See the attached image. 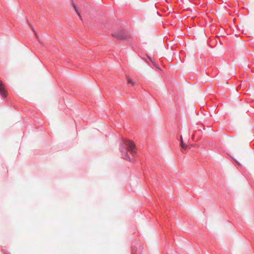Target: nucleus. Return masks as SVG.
I'll list each match as a JSON object with an SVG mask.
<instances>
[{
	"instance_id": "f257e3e1",
	"label": "nucleus",
	"mask_w": 254,
	"mask_h": 254,
	"mask_svg": "<svg viewBox=\"0 0 254 254\" xmlns=\"http://www.w3.org/2000/svg\"><path fill=\"white\" fill-rule=\"evenodd\" d=\"M120 150L122 153H125L122 158L128 161H131V160L127 151L130 152L133 156H134L136 153V147L134 143L127 139H124L123 142L120 144Z\"/></svg>"
},
{
	"instance_id": "f03ea898",
	"label": "nucleus",
	"mask_w": 254,
	"mask_h": 254,
	"mask_svg": "<svg viewBox=\"0 0 254 254\" xmlns=\"http://www.w3.org/2000/svg\"><path fill=\"white\" fill-rule=\"evenodd\" d=\"M112 36L117 40H126L129 38V34L128 32L123 30L114 31Z\"/></svg>"
},
{
	"instance_id": "7ed1b4c3",
	"label": "nucleus",
	"mask_w": 254,
	"mask_h": 254,
	"mask_svg": "<svg viewBox=\"0 0 254 254\" xmlns=\"http://www.w3.org/2000/svg\"><path fill=\"white\" fill-rule=\"evenodd\" d=\"M0 95L2 98H6L7 96L6 91L5 90V88L4 87V85L2 83V82L0 80Z\"/></svg>"
},
{
	"instance_id": "20e7f679",
	"label": "nucleus",
	"mask_w": 254,
	"mask_h": 254,
	"mask_svg": "<svg viewBox=\"0 0 254 254\" xmlns=\"http://www.w3.org/2000/svg\"><path fill=\"white\" fill-rule=\"evenodd\" d=\"M70 1H71V3L72 4V5L73 6V7H74V9L75 11V12H76V13L77 14L78 16L80 17L81 16H80V14L78 11V10L77 9V7L76 6V5H75L74 3V1L73 0H70Z\"/></svg>"
},
{
	"instance_id": "39448f33",
	"label": "nucleus",
	"mask_w": 254,
	"mask_h": 254,
	"mask_svg": "<svg viewBox=\"0 0 254 254\" xmlns=\"http://www.w3.org/2000/svg\"><path fill=\"white\" fill-rule=\"evenodd\" d=\"M181 146L182 149H183L184 150L187 149V148L188 147V145H186L184 143L182 136H181Z\"/></svg>"
},
{
	"instance_id": "423d86ee",
	"label": "nucleus",
	"mask_w": 254,
	"mask_h": 254,
	"mask_svg": "<svg viewBox=\"0 0 254 254\" xmlns=\"http://www.w3.org/2000/svg\"><path fill=\"white\" fill-rule=\"evenodd\" d=\"M127 83L131 84L132 86H134L135 84V82L129 77H127Z\"/></svg>"
},
{
	"instance_id": "0eeeda50",
	"label": "nucleus",
	"mask_w": 254,
	"mask_h": 254,
	"mask_svg": "<svg viewBox=\"0 0 254 254\" xmlns=\"http://www.w3.org/2000/svg\"><path fill=\"white\" fill-rule=\"evenodd\" d=\"M31 28L32 30L33 31V32L35 33V34L36 35V33L35 31L34 28L32 26H31Z\"/></svg>"
}]
</instances>
